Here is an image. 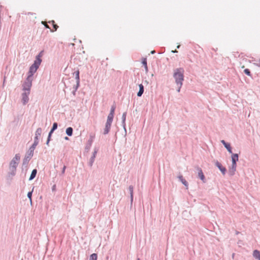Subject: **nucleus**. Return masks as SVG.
<instances>
[{
	"mask_svg": "<svg viewBox=\"0 0 260 260\" xmlns=\"http://www.w3.org/2000/svg\"><path fill=\"white\" fill-rule=\"evenodd\" d=\"M20 159V154H16L10 163V170L12 172L13 175L15 174L17 167L19 162Z\"/></svg>",
	"mask_w": 260,
	"mask_h": 260,
	"instance_id": "nucleus-4",
	"label": "nucleus"
},
{
	"mask_svg": "<svg viewBox=\"0 0 260 260\" xmlns=\"http://www.w3.org/2000/svg\"><path fill=\"white\" fill-rule=\"evenodd\" d=\"M224 147L227 149L230 153H232V148L230 144L228 143Z\"/></svg>",
	"mask_w": 260,
	"mask_h": 260,
	"instance_id": "nucleus-20",
	"label": "nucleus"
},
{
	"mask_svg": "<svg viewBox=\"0 0 260 260\" xmlns=\"http://www.w3.org/2000/svg\"><path fill=\"white\" fill-rule=\"evenodd\" d=\"M42 134V129L41 128H38L36 130V134H35V140H38L39 137H40Z\"/></svg>",
	"mask_w": 260,
	"mask_h": 260,
	"instance_id": "nucleus-11",
	"label": "nucleus"
},
{
	"mask_svg": "<svg viewBox=\"0 0 260 260\" xmlns=\"http://www.w3.org/2000/svg\"><path fill=\"white\" fill-rule=\"evenodd\" d=\"M66 168V166H64V167H63V169H62V174H64V173Z\"/></svg>",
	"mask_w": 260,
	"mask_h": 260,
	"instance_id": "nucleus-29",
	"label": "nucleus"
},
{
	"mask_svg": "<svg viewBox=\"0 0 260 260\" xmlns=\"http://www.w3.org/2000/svg\"><path fill=\"white\" fill-rule=\"evenodd\" d=\"M98 255L96 253H93L90 255L89 260H97Z\"/></svg>",
	"mask_w": 260,
	"mask_h": 260,
	"instance_id": "nucleus-19",
	"label": "nucleus"
},
{
	"mask_svg": "<svg viewBox=\"0 0 260 260\" xmlns=\"http://www.w3.org/2000/svg\"><path fill=\"white\" fill-rule=\"evenodd\" d=\"M76 79L77 80V82H79V71L77 70L76 72Z\"/></svg>",
	"mask_w": 260,
	"mask_h": 260,
	"instance_id": "nucleus-21",
	"label": "nucleus"
},
{
	"mask_svg": "<svg viewBox=\"0 0 260 260\" xmlns=\"http://www.w3.org/2000/svg\"><path fill=\"white\" fill-rule=\"evenodd\" d=\"M122 117H123V119L125 120V117H126V113H125L123 114Z\"/></svg>",
	"mask_w": 260,
	"mask_h": 260,
	"instance_id": "nucleus-30",
	"label": "nucleus"
},
{
	"mask_svg": "<svg viewBox=\"0 0 260 260\" xmlns=\"http://www.w3.org/2000/svg\"><path fill=\"white\" fill-rule=\"evenodd\" d=\"M49 23H51L52 25H53V28H54V30H52V31H56L57 30V29L58 28V26L57 24H56L55 23V22L54 20H52L51 21H49Z\"/></svg>",
	"mask_w": 260,
	"mask_h": 260,
	"instance_id": "nucleus-18",
	"label": "nucleus"
},
{
	"mask_svg": "<svg viewBox=\"0 0 260 260\" xmlns=\"http://www.w3.org/2000/svg\"><path fill=\"white\" fill-rule=\"evenodd\" d=\"M94 135L91 137V142L92 141L93 139L94 138Z\"/></svg>",
	"mask_w": 260,
	"mask_h": 260,
	"instance_id": "nucleus-31",
	"label": "nucleus"
},
{
	"mask_svg": "<svg viewBox=\"0 0 260 260\" xmlns=\"http://www.w3.org/2000/svg\"><path fill=\"white\" fill-rule=\"evenodd\" d=\"M38 140H35V142H34V144L32 146V148L33 149H34L36 147V146L38 145Z\"/></svg>",
	"mask_w": 260,
	"mask_h": 260,
	"instance_id": "nucleus-25",
	"label": "nucleus"
},
{
	"mask_svg": "<svg viewBox=\"0 0 260 260\" xmlns=\"http://www.w3.org/2000/svg\"><path fill=\"white\" fill-rule=\"evenodd\" d=\"M221 142L224 145V146L228 144L224 140H221Z\"/></svg>",
	"mask_w": 260,
	"mask_h": 260,
	"instance_id": "nucleus-27",
	"label": "nucleus"
},
{
	"mask_svg": "<svg viewBox=\"0 0 260 260\" xmlns=\"http://www.w3.org/2000/svg\"><path fill=\"white\" fill-rule=\"evenodd\" d=\"M253 255L255 258H258L259 260H260V252L259 251L257 250H254Z\"/></svg>",
	"mask_w": 260,
	"mask_h": 260,
	"instance_id": "nucleus-14",
	"label": "nucleus"
},
{
	"mask_svg": "<svg viewBox=\"0 0 260 260\" xmlns=\"http://www.w3.org/2000/svg\"><path fill=\"white\" fill-rule=\"evenodd\" d=\"M232 175H233L235 173V172L236 170V162L238 160V155L237 154H233L232 155Z\"/></svg>",
	"mask_w": 260,
	"mask_h": 260,
	"instance_id": "nucleus-6",
	"label": "nucleus"
},
{
	"mask_svg": "<svg viewBox=\"0 0 260 260\" xmlns=\"http://www.w3.org/2000/svg\"><path fill=\"white\" fill-rule=\"evenodd\" d=\"M139 91L137 93L138 96H141L144 92V86L142 84H139Z\"/></svg>",
	"mask_w": 260,
	"mask_h": 260,
	"instance_id": "nucleus-12",
	"label": "nucleus"
},
{
	"mask_svg": "<svg viewBox=\"0 0 260 260\" xmlns=\"http://www.w3.org/2000/svg\"><path fill=\"white\" fill-rule=\"evenodd\" d=\"M257 65L260 66V59L258 60Z\"/></svg>",
	"mask_w": 260,
	"mask_h": 260,
	"instance_id": "nucleus-32",
	"label": "nucleus"
},
{
	"mask_svg": "<svg viewBox=\"0 0 260 260\" xmlns=\"http://www.w3.org/2000/svg\"><path fill=\"white\" fill-rule=\"evenodd\" d=\"M129 189L131 192V197L133 198V187L132 186H130L129 187Z\"/></svg>",
	"mask_w": 260,
	"mask_h": 260,
	"instance_id": "nucleus-24",
	"label": "nucleus"
},
{
	"mask_svg": "<svg viewBox=\"0 0 260 260\" xmlns=\"http://www.w3.org/2000/svg\"><path fill=\"white\" fill-rule=\"evenodd\" d=\"M184 70L183 68L176 69L174 71V77L175 79L176 84L178 85V92H179L182 85V81L184 80Z\"/></svg>",
	"mask_w": 260,
	"mask_h": 260,
	"instance_id": "nucleus-1",
	"label": "nucleus"
},
{
	"mask_svg": "<svg viewBox=\"0 0 260 260\" xmlns=\"http://www.w3.org/2000/svg\"><path fill=\"white\" fill-rule=\"evenodd\" d=\"M36 174H37V170H36V169L33 170L31 172L30 176L29 177V180H30L33 179L36 177Z\"/></svg>",
	"mask_w": 260,
	"mask_h": 260,
	"instance_id": "nucleus-17",
	"label": "nucleus"
},
{
	"mask_svg": "<svg viewBox=\"0 0 260 260\" xmlns=\"http://www.w3.org/2000/svg\"><path fill=\"white\" fill-rule=\"evenodd\" d=\"M29 93L30 92L28 91H24L22 94V102L24 105H25L26 103H28L29 101L28 95L29 94Z\"/></svg>",
	"mask_w": 260,
	"mask_h": 260,
	"instance_id": "nucleus-7",
	"label": "nucleus"
},
{
	"mask_svg": "<svg viewBox=\"0 0 260 260\" xmlns=\"http://www.w3.org/2000/svg\"><path fill=\"white\" fill-rule=\"evenodd\" d=\"M154 52H155L154 51H151V53H154Z\"/></svg>",
	"mask_w": 260,
	"mask_h": 260,
	"instance_id": "nucleus-34",
	"label": "nucleus"
},
{
	"mask_svg": "<svg viewBox=\"0 0 260 260\" xmlns=\"http://www.w3.org/2000/svg\"><path fill=\"white\" fill-rule=\"evenodd\" d=\"M216 166L218 168V169L220 170L222 173L223 175H224L226 172V169L224 167H222L221 164L218 161H217L216 162Z\"/></svg>",
	"mask_w": 260,
	"mask_h": 260,
	"instance_id": "nucleus-9",
	"label": "nucleus"
},
{
	"mask_svg": "<svg viewBox=\"0 0 260 260\" xmlns=\"http://www.w3.org/2000/svg\"><path fill=\"white\" fill-rule=\"evenodd\" d=\"M221 142L224 145V146L228 144L224 140H221Z\"/></svg>",
	"mask_w": 260,
	"mask_h": 260,
	"instance_id": "nucleus-28",
	"label": "nucleus"
},
{
	"mask_svg": "<svg viewBox=\"0 0 260 260\" xmlns=\"http://www.w3.org/2000/svg\"><path fill=\"white\" fill-rule=\"evenodd\" d=\"M42 56L41 53H40L36 57V59L35 61L33 64L29 68L28 77H32V76L37 71L39 66L41 64L42 60L41 57Z\"/></svg>",
	"mask_w": 260,
	"mask_h": 260,
	"instance_id": "nucleus-3",
	"label": "nucleus"
},
{
	"mask_svg": "<svg viewBox=\"0 0 260 260\" xmlns=\"http://www.w3.org/2000/svg\"><path fill=\"white\" fill-rule=\"evenodd\" d=\"M179 179L180 181L186 187V188H188V183L185 180V179L183 178V176L182 175L179 176Z\"/></svg>",
	"mask_w": 260,
	"mask_h": 260,
	"instance_id": "nucleus-13",
	"label": "nucleus"
},
{
	"mask_svg": "<svg viewBox=\"0 0 260 260\" xmlns=\"http://www.w3.org/2000/svg\"><path fill=\"white\" fill-rule=\"evenodd\" d=\"M65 139H66V140H68V137H66V138H65Z\"/></svg>",
	"mask_w": 260,
	"mask_h": 260,
	"instance_id": "nucleus-35",
	"label": "nucleus"
},
{
	"mask_svg": "<svg viewBox=\"0 0 260 260\" xmlns=\"http://www.w3.org/2000/svg\"><path fill=\"white\" fill-rule=\"evenodd\" d=\"M46 28H50L49 25L46 23V22L42 21V22Z\"/></svg>",
	"mask_w": 260,
	"mask_h": 260,
	"instance_id": "nucleus-26",
	"label": "nucleus"
},
{
	"mask_svg": "<svg viewBox=\"0 0 260 260\" xmlns=\"http://www.w3.org/2000/svg\"><path fill=\"white\" fill-rule=\"evenodd\" d=\"M172 52H173V53L177 52V50L172 51Z\"/></svg>",
	"mask_w": 260,
	"mask_h": 260,
	"instance_id": "nucleus-33",
	"label": "nucleus"
},
{
	"mask_svg": "<svg viewBox=\"0 0 260 260\" xmlns=\"http://www.w3.org/2000/svg\"><path fill=\"white\" fill-rule=\"evenodd\" d=\"M137 260H140L139 258H138Z\"/></svg>",
	"mask_w": 260,
	"mask_h": 260,
	"instance_id": "nucleus-37",
	"label": "nucleus"
},
{
	"mask_svg": "<svg viewBox=\"0 0 260 260\" xmlns=\"http://www.w3.org/2000/svg\"><path fill=\"white\" fill-rule=\"evenodd\" d=\"M115 109V106H113L111 109L110 112L108 116L107 122L106 123L105 127L104 129V134H107L110 129L112 122L113 121L114 114Z\"/></svg>",
	"mask_w": 260,
	"mask_h": 260,
	"instance_id": "nucleus-2",
	"label": "nucleus"
},
{
	"mask_svg": "<svg viewBox=\"0 0 260 260\" xmlns=\"http://www.w3.org/2000/svg\"><path fill=\"white\" fill-rule=\"evenodd\" d=\"M142 64L144 65L145 72L146 73H147L148 71V67L147 65V59L146 58H143L142 61Z\"/></svg>",
	"mask_w": 260,
	"mask_h": 260,
	"instance_id": "nucleus-15",
	"label": "nucleus"
},
{
	"mask_svg": "<svg viewBox=\"0 0 260 260\" xmlns=\"http://www.w3.org/2000/svg\"><path fill=\"white\" fill-rule=\"evenodd\" d=\"M66 133L69 136H71L73 134V128L69 127L66 129Z\"/></svg>",
	"mask_w": 260,
	"mask_h": 260,
	"instance_id": "nucleus-16",
	"label": "nucleus"
},
{
	"mask_svg": "<svg viewBox=\"0 0 260 260\" xmlns=\"http://www.w3.org/2000/svg\"><path fill=\"white\" fill-rule=\"evenodd\" d=\"M32 77H27L26 81L23 84V90L24 91H29L30 92V89L31 86L32 85Z\"/></svg>",
	"mask_w": 260,
	"mask_h": 260,
	"instance_id": "nucleus-5",
	"label": "nucleus"
},
{
	"mask_svg": "<svg viewBox=\"0 0 260 260\" xmlns=\"http://www.w3.org/2000/svg\"><path fill=\"white\" fill-rule=\"evenodd\" d=\"M179 47H180V46H179V45H178V46H177V48H179Z\"/></svg>",
	"mask_w": 260,
	"mask_h": 260,
	"instance_id": "nucleus-36",
	"label": "nucleus"
},
{
	"mask_svg": "<svg viewBox=\"0 0 260 260\" xmlns=\"http://www.w3.org/2000/svg\"><path fill=\"white\" fill-rule=\"evenodd\" d=\"M197 170L198 171V176L200 177V178L202 180L203 182H205V177L202 172V170L199 167L197 168Z\"/></svg>",
	"mask_w": 260,
	"mask_h": 260,
	"instance_id": "nucleus-8",
	"label": "nucleus"
},
{
	"mask_svg": "<svg viewBox=\"0 0 260 260\" xmlns=\"http://www.w3.org/2000/svg\"><path fill=\"white\" fill-rule=\"evenodd\" d=\"M32 192V191H31L28 192V193H27V197L29 199V200H30V202H31Z\"/></svg>",
	"mask_w": 260,
	"mask_h": 260,
	"instance_id": "nucleus-23",
	"label": "nucleus"
},
{
	"mask_svg": "<svg viewBox=\"0 0 260 260\" xmlns=\"http://www.w3.org/2000/svg\"><path fill=\"white\" fill-rule=\"evenodd\" d=\"M57 127V123L55 122L53 123V126H52V129H51L50 133H49V137H48V141H47V144H48L49 142V140H50V136L51 135V134L54 131H55Z\"/></svg>",
	"mask_w": 260,
	"mask_h": 260,
	"instance_id": "nucleus-10",
	"label": "nucleus"
},
{
	"mask_svg": "<svg viewBox=\"0 0 260 260\" xmlns=\"http://www.w3.org/2000/svg\"><path fill=\"white\" fill-rule=\"evenodd\" d=\"M244 73H245L246 75H247L248 76H251L250 72V71H249L248 69H245V70H244Z\"/></svg>",
	"mask_w": 260,
	"mask_h": 260,
	"instance_id": "nucleus-22",
	"label": "nucleus"
}]
</instances>
